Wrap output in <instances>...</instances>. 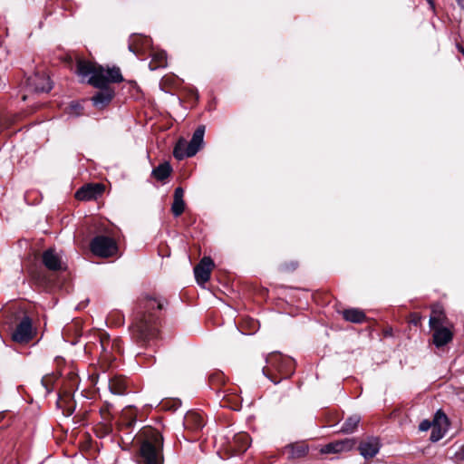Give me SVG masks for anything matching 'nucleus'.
<instances>
[{
    "label": "nucleus",
    "mask_w": 464,
    "mask_h": 464,
    "mask_svg": "<svg viewBox=\"0 0 464 464\" xmlns=\"http://www.w3.org/2000/svg\"><path fill=\"white\" fill-rule=\"evenodd\" d=\"M445 432H446V429H441L439 427H432L430 440L432 441H438L444 436Z\"/></svg>",
    "instance_id": "obj_27"
},
{
    "label": "nucleus",
    "mask_w": 464,
    "mask_h": 464,
    "mask_svg": "<svg viewBox=\"0 0 464 464\" xmlns=\"http://www.w3.org/2000/svg\"><path fill=\"white\" fill-rule=\"evenodd\" d=\"M109 343H110V339H109V336L105 335V334H102L101 336V345L102 347V349L105 351L109 345Z\"/></svg>",
    "instance_id": "obj_29"
},
{
    "label": "nucleus",
    "mask_w": 464,
    "mask_h": 464,
    "mask_svg": "<svg viewBox=\"0 0 464 464\" xmlns=\"http://www.w3.org/2000/svg\"><path fill=\"white\" fill-rule=\"evenodd\" d=\"M12 338L20 343H28L33 338L32 321L28 316H24L17 324L12 334Z\"/></svg>",
    "instance_id": "obj_8"
},
{
    "label": "nucleus",
    "mask_w": 464,
    "mask_h": 464,
    "mask_svg": "<svg viewBox=\"0 0 464 464\" xmlns=\"http://www.w3.org/2000/svg\"><path fill=\"white\" fill-rule=\"evenodd\" d=\"M185 425L188 428L198 430L204 427L205 422L203 417L197 412H188L185 416Z\"/></svg>",
    "instance_id": "obj_19"
},
{
    "label": "nucleus",
    "mask_w": 464,
    "mask_h": 464,
    "mask_svg": "<svg viewBox=\"0 0 464 464\" xmlns=\"http://www.w3.org/2000/svg\"><path fill=\"white\" fill-rule=\"evenodd\" d=\"M143 40H144V42L149 43V39L148 38H144Z\"/></svg>",
    "instance_id": "obj_34"
},
{
    "label": "nucleus",
    "mask_w": 464,
    "mask_h": 464,
    "mask_svg": "<svg viewBox=\"0 0 464 464\" xmlns=\"http://www.w3.org/2000/svg\"><path fill=\"white\" fill-rule=\"evenodd\" d=\"M43 264L46 268L52 271L63 269L61 256L54 249H47L42 255Z\"/></svg>",
    "instance_id": "obj_12"
},
{
    "label": "nucleus",
    "mask_w": 464,
    "mask_h": 464,
    "mask_svg": "<svg viewBox=\"0 0 464 464\" xmlns=\"http://www.w3.org/2000/svg\"><path fill=\"white\" fill-rule=\"evenodd\" d=\"M171 170L170 165L168 162H164L152 170V175L158 180H164L170 175Z\"/></svg>",
    "instance_id": "obj_22"
},
{
    "label": "nucleus",
    "mask_w": 464,
    "mask_h": 464,
    "mask_svg": "<svg viewBox=\"0 0 464 464\" xmlns=\"http://www.w3.org/2000/svg\"><path fill=\"white\" fill-rule=\"evenodd\" d=\"M359 422L360 417L358 415L351 416L343 424L341 431L347 434L353 433L356 430Z\"/></svg>",
    "instance_id": "obj_24"
},
{
    "label": "nucleus",
    "mask_w": 464,
    "mask_h": 464,
    "mask_svg": "<svg viewBox=\"0 0 464 464\" xmlns=\"http://www.w3.org/2000/svg\"><path fill=\"white\" fill-rule=\"evenodd\" d=\"M459 51L462 53V55L464 56V48L463 47H459Z\"/></svg>",
    "instance_id": "obj_33"
},
{
    "label": "nucleus",
    "mask_w": 464,
    "mask_h": 464,
    "mask_svg": "<svg viewBox=\"0 0 464 464\" xmlns=\"http://www.w3.org/2000/svg\"><path fill=\"white\" fill-rule=\"evenodd\" d=\"M427 2H428V4H429V5H430V9L434 11V9H435V5H434L433 0H427Z\"/></svg>",
    "instance_id": "obj_31"
},
{
    "label": "nucleus",
    "mask_w": 464,
    "mask_h": 464,
    "mask_svg": "<svg viewBox=\"0 0 464 464\" xmlns=\"http://www.w3.org/2000/svg\"><path fill=\"white\" fill-rule=\"evenodd\" d=\"M355 445V440L353 439H344L341 440H335L324 445L321 449V453L323 454H331V453H339L343 451L351 450Z\"/></svg>",
    "instance_id": "obj_10"
},
{
    "label": "nucleus",
    "mask_w": 464,
    "mask_h": 464,
    "mask_svg": "<svg viewBox=\"0 0 464 464\" xmlns=\"http://www.w3.org/2000/svg\"><path fill=\"white\" fill-rule=\"evenodd\" d=\"M381 448L379 440L376 438H370L365 441L361 442L359 445L360 454L364 459H371L377 455Z\"/></svg>",
    "instance_id": "obj_13"
},
{
    "label": "nucleus",
    "mask_w": 464,
    "mask_h": 464,
    "mask_svg": "<svg viewBox=\"0 0 464 464\" xmlns=\"http://www.w3.org/2000/svg\"><path fill=\"white\" fill-rule=\"evenodd\" d=\"M432 429V422L428 420H424L420 423L419 430L421 431H427L430 429Z\"/></svg>",
    "instance_id": "obj_28"
},
{
    "label": "nucleus",
    "mask_w": 464,
    "mask_h": 464,
    "mask_svg": "<svg viewBox=\"0 0 464 464\" xmlns=\"http://www.w3.org/2000/svg\"><path fill=\"white\" fill-rule=\"evenodd\" d=\"M52 82L45 72H36L26 80V92L22 96L23 101H27L32 94L49 92L52 90Z\"/></svg>",
    "instance_id": "obj_6"
},
{
    "label": "nucleus",
    "mask_w": 464,
    "mask_h": 464,
    "mask_svg": "<svg viewBox=\"0 0 464 464\" xmlns=\"http://www.w3.org/2000/svg\"><path fill=\"white\" fill-rule=\"evenodd\" d=\"M183 188L180 187L176 188L173 196V203L171 206V211L174 217H179L184 212L185 201L183 199Z\"/></svg>",
    "instance_id": "obj_15"
},
{
    "label": "nucleus",
    "mask_w": 464,
    "mask_h": 464,
    "mask_svg": "<svg viewBox=\"0 0 464 464\" xmlns=\"http://www.w3.org/2000/svg\"><path fill=\"white\" fill-rule=\"evenodd\" d=\"M136 422V411L129 406L122 410L120 420L119 427L121 430L124 428H130Z\"/></svg>",
    "instance_id": "obj_16"
},
{
    "label": "nucleus",
    "mask_w": 464,
    "mask_h": 464,
    "mask_svg": "<svg viewBox=\"0 0 464 464\" xmlns=\"http://www.w3.org/2000/svg\"><path fill=\"white\" fill-rule=\"evenodd\" d=\"M267 366L263 368V373L274 383L289 378L294 373L295 361L279 353H273L266 358Z\"/></svg>",
    "instance_id": "obj_4"
},
{
    "label": "nucleus",
    "mask_w": 464,
    "mask_h": 464,
    "mask_svg": "<svg viewBox=\"0 0 464 464\" xmlns=\"http://www.w3.org/2000/svg\"><path fill=\"white\" fill-rule=\"evenodd\" d=\"M446 324V316L443 313L442 308L440 305H434L432 307L431 315L430 317V326L437 327L442 326Z\"/></svg>",
    "instance_id": "obj_18"
},
{
    "label": "nucleus",
    "mask_w": 464,
    "mask_h": 464,
    "mask_svg": "<svg viewBox=\"0 0 464 464\" xmlns=\"http://www.w3.org/2000/svg\"><path fill=\"white\" fill-rule=\"evenodd\" d=\"M214 266L213 260L208 257H203L194 268L195 278L199 285H204L210 278V272Z\"/></svg>",
    "instance_id": "obj_9"
},
{
    "label": "nucleus",
    "mask_w": 464,
    "mask_h": 464,
    "mask_svg": "<svg viewBox=\"0 0 464 464\" xmlns=\"http://www.w3.org/2000/svg\"><path fill=\"white\" fill-rule=\"evenodd\" d=\"M449 424L448 417L441 411H438L435 414L434 420L432 421V427H439L441 429H446Z\"/></svg>",
    "instance_id": "obj_25"
},
{
    "label": "nucleus",
    "mask_w": 464,
    "mask_h": 464,
    "mask_svg": "<svg viewBox=\"0 0 464 464\" xmlns=\"http://www.w3.org/2000/svg\"><path fill=\"white\" fill-rule=\"evenodd\" d=\"M433 333V342L437 347L447 344L452 339V333L447 328L442 326L430 327Z\"/></svg>",
    "instance_id": "obj_14"
},
{
    "label": "nucleus",
    "mask_w": 464,
    "mask_h": 464,
    "mask_svg": "<svg viewBox=\"0 0 464 464\" xmlns=\"http://www.w3.org/2000/svg\"><path fill=\"white\" fill-rule=\"evenodd\" d=\"M205 126H198L194 131L189 142L180 139L174 148V157L181 160L185 158H190L197 154L204 144Z\"/></svg>",
    "instance_id": "obj_5"
},
{
    "label": "nucleus",
    "mask_w": 464,
    "mask_h": 464,
    "mask_svg": "<svg viewBox=\"0 0 464 464\" xmlns=\"http://www.w3.org/2000/svg\"><path fill=\"white\" fill-rule=\"evenodd\" d=\"M109 389L115 395H123L127 390L126 380L122 377H114L109 381Z\"/></svg>",
    "instance_id": "obj_17"
},
{
    "label": "nucleus",
    "mask_w": 464,
    "mask_h": 464,
    "mask_svg": "<svg viewBox=\"0 0 464 464\" xmlns=\"http://www.w3.org/2000/svg\"><path fill=\"white\" fill-rule=\"evenodd\" d=\"M91 249L98 256L109 257L115 254L117 246L112 238L98 236L92 240Z\"/></svg>",
    "instance_id": "obj_7"
},
{
    "label": "nucleus",
    "mask_w": 464,
    "mask_h": 464,
    "mask_svg": "<svg viewBox=\"0 0 464 464\" xmlns=\"http://www.w3.org/2000/svg\"><path fill=\"white\" fill-rule=\"evenodd\" d=\"M163 306V301L153 297H145L140 301L131 326L137 339L147 341L156 335L157 311H160Z\"/></svg>",
    "instance_id": "obj_2"
},
{
    "label": "nucleus",
    "mask_w": 464,
    "mask_h": 464,
    "mask_svg": "<svg viewBox=\"0 0 464 464\" xmlns=\"http://www.w3.org/2000/svg\"><path fill=\"white\" fill-rule=\"evenodd\" d=\"M140 362H141L142 360L144 361H150L151 363L154 362V356L151 354H139Z\"/></svg>",
    "instance_id": "obj_30"
},
{
    "label": "nucleus",
    "mask_w": 464,
    "mask_h": 464,
    "mask_svg": "<svg viewBox=\"0 0 464 464\" xmlns=\"http://www.w3.org/2000/svg\"><path fill=\"white\" fill-rule=\"evenodd\" d=\"M167 64V53L164 51L157 52L152 54V61L150 63V70H156L160 67H165Z\"/></svg>",
    "instance_id": "obj_23"
},
{
    "label": "nucleus",
    "mask_w": 464,
    "mask_h": 464,
    "mask_svg": "<svg viewBox=\"0 0 464 464\" xmlns=\"http://www.w3.org/2000/svg\"><path fill=\"white\" fill-rule=\"evenodd\" d=\"M104 190L102 184H88L81 188L75 193V197L79 200H92L101 196Z\"/></svg>",
    "instance_id": "obj_11"
},
{
    "label": "nucleus",
    "mask_w": 464,
    "mask_h": 464,
    "mask_svg": "<svg viewBox=\"0 0 464 464\" xmlns=\"http://www.w3.org/2000/svg\"><path fill=\"white\" fill-rule=\"evenodd\" d=\"M290 458H302L308 452V447L305 444H290L285 447Z\"/></svg>",
    "instance_id": "obj_21"
},
{
    "label": "nucleus",
    "mask_w": 464,
    "mask_h": 464,
    "mask_svg": "<svg viewBox=\"0 0 464 464\" xmlns=\"http://www.w3.org/2000/svg\"><path fill=\"white\" fill-rule=\"evenodd\" d=\"M76 71L82 81L88 78L89 84L100 89L92 98L93 105L98 109L107 106L114 97V90L108 84L123 81L121 70L116 66L104 68L102 65L80 60L77 63Z\"/></svg>",
    "instance_id": "obj_1"
},
{
    "label": "nucleus",
    "mask_w": 464,
    "mask_h": 464,
    "mask_svg": "<svg viewBox=\"0 0 464 464\" xmlns=\"http://www.w3.org/2000/svg\"><path fill=\"white\" fill-rule=\"evenodd\" d=\"M234 440L238 444V451H245L249 446V436L246 433H238L235 435Z\"/></svg>",
    "instance_id": "obj_26"
},
{
    "label": "nucleus",
    "mask_w": 464,
    "mask_h": 464,
    "mask_svg": "<svg viewBox=\"0 0 464 464\" xmlns=\"http://www.w3.org/2000/svg\"><path fill=\"white\" fill-rule=\"evenodd\" d=\"M139 464H163V437L159 430L145 428L140 433Z\"/></svg>",
    "instance_id": "obj_3"
},
{
    "label": "nucleus",
    "mask_w": 464,
    "mask_h": 464,
    "mask_svg": "<svg viewBox=\"0 0 464 464\" xmlns=\"http://www.w3.org/2000/svg\"><path fill=\"white\" fill-rule=\"evenodd\" d=\"M343 316L346 321L355 324L362 323L366 319L365 314L362 310L356 308L344 310L343 312Z\"/></svg>",
    "instance_id": "obj_20"
},
{
    "label": "nucleus",
    "mask_w": 464,
    "mask_h": 464,
    "mask_svg": "<svg viewBox=\"0 0 464 464\" xmlns=\"http://www.w3.org/2000/svg\"><path fill=\"white\" fill-rule=\"evenodd\" d=\"M129 49H130V52L135 53V51H134V49H133V46H132V44H130L129 45Z\"/></svg>",
    "instance_id": "obj_32"
}]
</instances>
